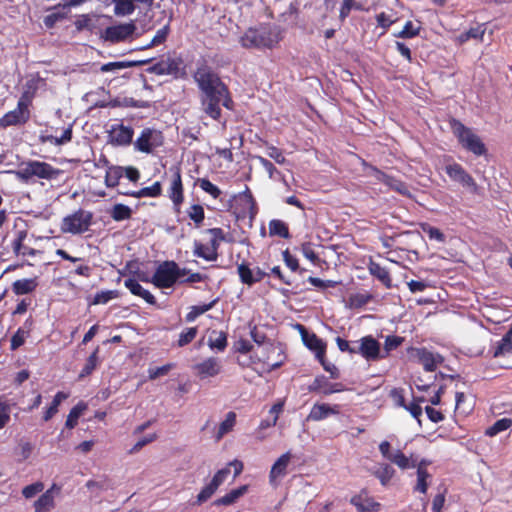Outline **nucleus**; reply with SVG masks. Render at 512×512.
I'll use <instances>...</instances> for the list:
<instances>
[{"mask_svg": "<svg viewBox=\"0 0 512 512\" xmlns=\"http://www.w3.org/2000/svg\"><path fill=\"white\" fill-rule=\"evenodd\" d=\"M193 79L201 92L200 97L212 95L225 96L228 94L229 88L222 81L219 74L208 65L206 60L199 61L193 73Z\"/></svg>", "mask_w": 512, "mask_h": 512, "instance_id": "nucleus-1", "label": "nucleus"}, {"mask_svg": "<svg viewBox=\"0 0 512 512\" xmlns=\"http://www.w3.org/2000/svg\"><path fill=\"white\" fill-rule=\"evenodd\" d=\"M282 40L281 30L278 27L261 26L249 28L240 38V44L246 49H272Z\"/></svg>", "mask_w": 512, "mask_h": 512, "instance_id": "nucleus-2", "label": "nucleus"}, {"mask_svg": "<svg viewBox=\"0 0 512 512\" xmlns=\"http://www.w3.org/2000/svg\"><path fill=\"white\" fill-rule=\"evenodd\" d=\"M450 127L459 144L475 156H482L487 153V148L481 138L461 121L453 118L450 120Z\"/></svg>", "mask_w": 512, "mask_h": 512, "instance_id": "nucleus-3", "label": "nucleus"}, {"mask_svg": "<svg viewBox=\"0 0 512 512\" xmlns=\"http://www.w3.org/2000/svg\"><path fill=\"white\" fill-rule=\"evenodd\" d=\"M188 273L189 270L180 268L175 261H164L156 268L152 281L158 288H170Z\"/></svg>", "mask_w": 512, "mask_h": 512, "instance_id": "nucleus-4", "label": "nucleus"}, {"mask_svg": "<svg viewBox=\"0 0 512 512\" xmlns=\"http://www.w3.org/2000/svg\"><path fill=\"white\" fill-rule=\"evenodd\" d=\"M93 214L89 211L78 209L74 213L63 218L61 231L63 233L82 234L86 232L92 222Z\"/></svg>", "mask_w": 512, "mask_h": 512, "instance_id": "nucleus-5", "label": "nucleus"}, {"mask_svg": "<svg viewBox=\"0 0 512 512\" xmlns=\"http://www.w3.org/2000/svg\"><path fill=\"white\" fill-rule=\"evenodd\" d=\"M200 102L204 113L216 121H219L222 116L221 106L228 110H233L234 108V102L230 92L225 96L212 95L200 97Z\"/></svg>", "mask_w": 512, "mask_h": 512, "instance_id": "nucleus-6", "label": "nucleus"}, {"mask_svg": "<svg viewBox=\"0 0 512 512\" xmlns=\"http://www.w3.org/2000/svg\"><path fill=\"white\" fill-rule=\"evenodd\" d=\"M235 199V214L237 219H243L248 216L250 223H252L258 213V207L250 188L245 186V190L235 196Z\"/></svg>", "mask_w": 512, "mask_h": 512, "instance_id": "nucleus-7", "label": "nucleus"}, {"mask_svg": "<svg viewBox=\"0 0 512 512\" xmlns=\"http://www.w3.org/2000/svg\"><path fill=\"white\" fill-rule=\"evenodd\" d=\"M163 140L164 137L161 131L145 128L135 141L134 146L140 152L150 153L154 148L161 146Z\"/></svg>", "mask_w": 512, "mask_h": 512, "instance_id": "nucleus-8", "label": "nucleus"}, {"mask_svg": "<svg viewBox=\"0 0 512 512\" xmlns=\"http://www.w3.org/2000/svg\"><path fill=\"white\" fill-rule=\"evenodd\" d=\"M151 69L157 75H171L175 78L184 74L183 60L180 57L162 58Z\"/></svg>", "mask_w": 512, "mask_h": 512, "instance_id": "nucleus-9", "label": "nucleus"}, {"mask_svg": "<svg viewBox=\"0 0 512 512\" xmlns=\"http://www.w3.org/2000/svg\"><path fill=\"white\" fill-rule=\"evenodd\" d=\"M171 182L168 188V197L171 199L174 209L179 212L184 202V188L179 167H171Z\"/></svg>", "mask_w": 512, "mask_h": 512, "instance_id": "nucleus-10", "label": "nucleus"}, {"mask_svg": "<svg viewBox=\"0 0 512 512\" xmlns=\"http://www.w3.org/2000/svg\"><path fill=\"white\" fill-rule=\"evenodd\" d=\"M357 345V354L367 361H378L382 359L381 345L372 335L362 337Z\"/></svg>", "mask_w": 512, "mask_h": 512, "instance_id": "nucleus-11", "label": "nucleus"}, {"mask_svg": "<svg viewBox=\"0 0 512 512\" xmlns=\"http://www.w3.org/2000/svg\"><path fill=\"white\" fill-rule=\"evenodd\" d=\"M346 390V387L341 382H330L324 375H318L314 378L313 382L308 386V391L328 396L334 393H340Z\"/></svg>", "mask_w": 512, "mask_h": 512, "instance_id": "nucleus-12", "label": "nucleus"}, {"mask_svg": "<svg viewBox=\"0 0 512 512\" xmlns=\"http://www.w3.org/2000/svg\"><path fill=\"white\" fill-rule=\"evenodd\" d=\"M222 362L217 357H208L193 366L194 374L201 380L213 378L222 372Z\"/></svg>", "mask_w": 512, "mask_h": 512, "instance_id": "nucleus-13", "label": "nucleus"}, {"mask_svg": "<svg viewBox=\"0 0 512 512\" xmlns=\"http://www.w3.org/2000/svg\"><path fill=\"white\" fill-rule=\"evenodd\" d=\"M29 120V111L27 105L23 101H19L17 108L6 113L0 119V126L6 128L8 126L24 124Z\"/></svg>", "mask_w": 512, "mask_h": 512, "instance_id": "nucleus-14", "label": "nucleus"}, {"mask_svg": "<svg viewBox=\"0 0 512 512\" xmlns=\"http://www.w3.org/2000/svg\"><path fill=\"white\" fill-rule=\"evenodd\" d=\"M299 327L305 346L315 352L317 359L323 358L326 355V344L315 333H308L302 325Z\"/></svg>", "mask_w": 512, "mask_h": 512, "instance_id": "nucleus-15", "label": "nucleus"}, {"mask_svg": "<svg viewBox=\"0 0 512 512\" xmlns=\"http://www.w3.org/2000/svg\"><path fill=\"white\" fill-rule=\"evenodd\" d=\"M445 171L451 180L459 182L464 186H475V180L467 173V171L458 163H453L445 167Z\"/></svg>", "mask_w": 512, "mask_h": 512, "instance_id": "nucleus-16", "label": "nucleus"}, {"mask_svg": "<svg viewBox=\"0 0 512 512\" xmlns=\"http://www.w3.org/2000/svg\"><path fill=\"white\" fill-rule=\"evenodd\" d=\"M416 357L426 371H435L437 366L443 362V358L439 354H434L426 348L415 349Z\"/></svg>", "mask_w": 512, "mask_h": 512, "instance_id": "nucleus-17", "label": "nucleus"}, {"mask_svg": "<svg viewBox=\"0 0 512 512\" xmlns=\"http://www.w3.org/2000/svg\"><path fill=\"white\" fill-rule=\"evenodd\" d=\"M340 413V406L333 405L330 406L326 403H316L310 410V413L307 416V420L311 421H321L329 417L330 415H338Z\"/></svg>", "mask_w": 512, "mask_h": 512, "instance_id": "nucleus-18", "label": "nucleus"}, {"mask_svg": "<svg viewBox=\"0 0 512 512\" xmlns=\"http://www.w3.org/2000/svg\"><path fill=\"white\" fill-rule=\"evenodd\" d=\"M351 504L356 507L359 512H376L380 509V503L376 502L367 492L362 491L353 496L350 500Z\"/></svg>", "mask_w": 512, "mask_h": 512, "instance_id": "nucleus-19", "label": "nucleus"}, {"mask_svg": "<svg viewBox=\"0 0 512 512\" xmlns=\"http://www.w3.org/2000/svg\"><path fill=\"white\" fill-rule=\"evenodd\" d=\"M168 33H169V26L165 25L162 28H160L156 32L155 35H153V36L149 35L147 37V39L145 40L144 44H142V45H140V43H137L135 45L130 44V54L135 51L144 50V49L162 44L166 40Z\"/></svg>", "mask_w": 512, "mask_h": 512, "instance_id": "nucleus-20", "label": "nucleus"}, {"mask_svg": "<svg viewBox=\"0 0 512 512\" xmlns=\"http://www.w3.org/2000/svg\"><path fill=\"white\" fill-rule=\"evenodd\" d=\"M291 455L289 452L282 454L276 462L273 464L270 474L269 481L271 484H275L276 480L286 475L287 467L290 462Z\"/></svg>", "mask_w": 512, "mask_h": 512, "instance_id": "nucleus-21", "label": "nucleus"}, {"mask_svg": "<svg viewBox=\"0 0 512 512\" xmlns=\"http://www.w3.org/2000/svg\"><path fill=\"white\" fill-rule=\"evenodd\" d=\"M32 162L34 168V176L38 178L52 180L56 179L62 173L60 169H56L46 162H40L36 160Z\"/></svg>", "mask_w": 512, "mask_h": 512, "instance_id": "nucleus-22", "label": "nucleus"}, {"mask_svg": "<svg viewBox=\"0 0 512 512\" xmlns=\"http://www.w3.org/2000/svg\"><path fill=\"white\" fill-rule=\"evenodd\" d=\"M206 233H208L211 236L208 244L211 253H209V255L207 254V256L210 259H218V249L220 247L221 242L225 241V233L222 228L218 227L209 228L206 230Z\"/></svg>", "mask_w": 512, "mask_h": 512, "instance_id": "nucleus-23", "label": "nucleus"}, {"mask_svg": "<svg viewBox=\"0 0 512 512\" xmlns=\"http://www.w3.org/2000/svg\"><path fill=\"white\" fill-rule=\"evenodd\" d=\"M101 37L111 43L123 41L128 37V24L107 27Z\"/></svg>", "mask_w": 512, "mask_h": 512, "instance_id": "nucleus-24", "label": "nucleus"}, {"mask_svg": "<svg viewBox=\"0 0 512 512\" xmlns=\"http://www.w3.org/2000/svg\"><path fill=\"white\" fill-rule=\"evenodd\" d=\"M368 270L369 273L378 279L387 289L392 287V279L387 268L371 260L368 264Z\"/></svg>", "mask_w": 512, "mask_h": 512, "instance_id": "nucleus-25", "label": "nucleus"}, {"mask_svg": "<svg viewBox=\"0 0 512 512\" xmlns=\"http://www.w3.org/2000/svg\"><path fill=\"white\" fill-rule=\"evenodd\" d=\"M108 132L109 139L112 144H128V126H124L122 123L112 124Z\"/></svg>", "mask_w": 512, "mask_h": 512, "instance_id": "nucleus-26", "label": "nucleus"}, {"mask_svg": "<svg viewBox=\"0 0 512 512\" xmlns=\"http://www.w3.org/2000/svg\"><path fill=\"white\" fill-rule=\"evenodd\" d=\"M151 20L150 18L146 19V16L142 20L130 19V44L134 41L135 38L141 35V32H148L151 30Z\"/></svg>", "mask_w": 512, "mask_h": 512, "instance_id": "nucleus-27", "label": "nucleus"}, {"mask_svg": "<svg viewBox=\"0 0 512 512\" xmlns=\"http://www.w3.org/2000/svg\"><path fill=\"white\" fill-rule=\"evenodd\" d=\"M490 353L494 358L512 354V336L506 333L502 339L491 348Z\"/></svg>", "mask_w": 512, "mask_h": 512, "instance_id": "nucleus-28", "label": "nucleus"}, {"mask_svg": "<svg viewBox=\"0 0 512 512\" xmlns=\"http://www.w3.org/2000/svg\"><path fill=\"white\" fill-rule=\"evenodd\" d=\"M248 491L247 485H242L236 489L231 490L224 496L215 500L214 504L216 506H228L235 503L241 496H243Z\"/></svg>", "mask_w": 512, "mask_h": 512, "instance_id": "nucleus-29", "label": "nucleus"}, {"mask_svg": "<svg viewBox=\"0 0 512 512\" xmlns=\"http://www.w3.org/2000/svg\"><path fill=\"white\" fill-rule=\"evenodd\" d=\"M37 285L36 278L20 279L12 284V291L16 295L29 294L36 289Z\"/></svg>", "mask_w": 512, "mask_h": 512, "instance_id": "nucleus-30", "label": "nucleus"}, {"mask_svg": "<svg viewBox=\"0 0 512 512\" xmlns=\"http://www.w3.org/2000/svg\"><path fill=\"white\" fill-rule=\"evenodd\" d=\"M123 175L128 178V167H110L105 176L106 185L108 187H115Z\"/></svg>", "mask_w": 512, "mask_h": 512, "instance_id": "nucleus-31", "label": "nucleus"}, {"mask_svg": "<svg viewBox=\"0 0 512 512\" xmlns=\"http://www.w3.org/2000/svg\"><path fill=\"white\" fill-rule=\"evenodd\" d=\"M269 235L288 239L290 238L289 227L284 221L273 219L269 222Z\"/></svg>", "mask_w": 512, "mask_h": 512, "instance_id": "nucleus-32", "label": "nucleus"}, {"mask_svg": "<svg viewBox=\"0 0 512 512\" xmlns=\"http://www.w3.org/2000/svg\"><path fill=\"white\" fill-rule=\"evenodd\" d=\"M405 341V338L398 335H388L385 337L384 341V347L382 350V359H386L389 357L390 353L397 348H399L403 342Z\"/></svg>", "mask_w": 512, "mask_h": 512, "instance_id": "nucleus-33", "label": "nucleus"}, {"mask_svg": "<svg viewBox=\"0 0 512 512\" xmlns=\"http://www.w3.org/2000/svg\"><path fill=\"white\" fill-rule=\"evenodd\" d=\"M236 413L233 411H230L226 414V417L224 421H222L219 425L217 434H216V440L219 441L226 435L227 433L231 432L236 424Z\"/></svg>", "mask_w": 512, "mask_h": 512, "instance_id": "nucleus-34", "label": "nucleus"}, {"mask_svg": "<svg viewBox=\"0 0 512 512\" xmlns=\"http://www.w3.org/2000/svg\"><path fill=\"white\" fill-rule=\"evenodd\" d=\"M417 481L416 485L413 487V490L415 492H419L421 494H426L428 487L430 485V482L432 480V475L428 472V470H417Z\"/></svg>", "mask_w": 512, "mask_h": 512, "instance_id": "nucleus-35", "label": "nucleus"}, {"mask_svg": "<svg viewBox=\"0 0 512 512\" xmlns=\"http://www.w3.org/2000/svg\"><path fill=\"white\" fill-rule=\"evenodd\" d=\"M208 345L211 349H216L218 351H224L228 345L227 342V333L220 331H212L209 339Z\"/></svg>", "mask_w": 512, "mask_h": 512, "instance_id": "nucleus-36", "label": "nucleus"}, {"mask_svg": "<svg viewBox=\"0 0 512 512\" xmlns=\"http://www.w3.org/2000/svg\"><path fill=\"white\" fill-rule=\"evenodd\" d=\"M130 293L143 298L148 304H156L153 294L140 285L137 281L130 279Z\"/></svg>", "mask_w": 512, "mask_h": 512, "instance_id": "nucleus-37", "label": "nucleus"}, {"mask_svg": "<svg viewBox=\"0 0 512 512\" xmlns=\"http://www.w3.org/2000/svg\"><path fill=\"white\" fill-rule=\"evenodd\" d=\"M35 512H47L54 507V497L51 489L43 493L34 503Z\"/></svg>", "mask_w": 512, "mask_h": 512, "instance_id": "nucleus-38", "label": "nucleus"}, {"mask_svg": "<svg viewBox=\"0 0 512 512\" xmlns=\"http://www.w3.org/2000/svg\"><path fill=\"white\" fill-rule=\"evenodd\" d=\"M390 461L402 470L415 467V459L407 457L401 450L395 451Z\"/></svg>", "mask_w": 512, "mask_h": 512, "instance_id": "nucleus-39", "label": "nucleus"}, {"mask_svg": "<svg viewBox=\"0 0 512 512\" xmlns=\"http://www.w3.org/2000/svg\"><path fill=\"white\" fill-rule=\"evenodd\" d=\"M87 409V404L83 401L77 403L69 412L65 426L69 429L74 428L77 425V421L82 413Z\"/></svg>", "mask_w": 512, "mask_h": 512, "instance_id": "nucleus-40", "label": "nucleus"}, {"mask_svg": "<svg viewBox=\"0 0 512 512\" xmlns=\"http://www.w3.org/2000/svg\"><path fill=\"white\" fill-rule=\"evenodd\" d=\"M162 193V186L161 183L156 181L153 185L149 187L141 188L138 191L130 192V196L136 197V198H142V197H158Z\"/></svg>", "mask_w": 512, "mask_h": 512, "instance_id": "nucleus-41", "label": "nucleus"}, {"mask_svg": "<svg viewBox=\"0 0 512 512\" xmlns=\"http://www.w3.org/2000/svg\"><path fill=\"white\" fill-rule=\"evenodd\" d=\"M237 272L240 278V281L248 286H252L255 284V280H253V269L250 268V264L246 261L238 264Z\"/></svg>", "mask_w": 512, "mask_h": 512, "instance_id": "nucleus-42", "label": "nucleus"}, {"mask_svg": "<svg viewBox=\"0 0 512 512\" xmlns=\"http://www.w3.org/2000/svg\"><path fill=\"white\" fill-rule=\"evenodd\" d=\"M395 475V470L389 464H381V466L374 472V476L380 481L383 486H386Z\"/></svg>", "mask_w": 512, "mask_h": 512, "instance_id": "nucleus-43", "label": "nucleus"}, {"mask_svg": "<svg viewBox=\"0 0 512 512\" xmlns=\"http://www.w3.org/2000/svg\"><path fill=\"white\" fill-rule=\"evenodd\" d=\"M384 184L386 186H388L391 190L403 195V196H409L410 195V191H409V188L407 186V184L405 182H403L402 180L398 179V178H395L391 175H389L386 179V181L384 182Z\"/></svg>", "mask_w": 512, "mask_h": 512, "instance_id": "nucleus-44", "label": "nucleus"}, {"mask_svg": "<svg viewBox=\"0 0 512 512\" xmlns=\"http://www.w3.org/2000/svg\"><path fill=\"white\" fill-rule=\"evenodd\" d=\"M98 352L99 347H97L92 354L87 358L85 365L83 366L78 378L83 379L86 376H89L98 365Z\"/></svg>", "mask_w": 512, "mask_h": 512, "instance_id": "nucleus-45", "label": "nucleus"}, {"mask_svg": "<svg viewBox=\"0 0 512 512\" xmlns=\"http://www.w3.org/2000/svg\"><path fill=\"white\" fill-rule=\"evenodd\" d=\"M512 426V419L502 418L497 420L492 426L486 429L485 434L489 437H494L497 434L509 429Z\"/></svg>", "mask_w": 512, "mask_h": 512, "instance_id": "nucleus-46", "label": "nucleus"}, {"mask_svg": "<svg viewBox=\"0 0 512 512\" xmlns=\"http://www.w3.org/2000/svg\"><path fill=\"white\" fill-rule=\"evenodd\" d=\"M196 184L214 199H218L222 193L221 190L207 178H198Z\"/></svg>", "mask_w": 512, "mask_h": 512, "instance_id": "nucleus-47", "label": "nucleus"}, {"mask_svg": "<svg viewBox=\"0 0 512 512\" xmlns=\"http://www.w3.org/2000/svg\"><path fill=\"white\" fill-rule=\"evenodd\" d=\"M455 402V412L468 415L473 410L472 405H466V395L463 392H456Z\"/></svg>", "mask_w": 512, "mask_h": 512, "instance_id": "nucleus-48", "label": "nucleus"}, {"mask_svg": "<svg viewBox=\"0 0 512 512\" xmlns=\"http://www.w3.org/2000/svg\"><path fill=\"white\" fill-rule=\"evenodd\" d=\"M189 218L199 227L205 218L204 208L199 204L192 205L187 211Z\"/></svg>", "mask_w": 512, "mask_h": 512, "instance_id": "nucleus-49", "label": "nucleus"}, {"mask_svg": "<svg viewBox=\"0 0 512 512\" xmlns=\"http://www.w3.org/2000/svg\"><path fill=\"white\" fill-rule=\"evenodd\" d=\"M197 333H198L197 327H189V328H186L185 330H183L179 335V339L177 342L178 346L184 347V346L190 344L195 339Z\"/></svg>", "mask_w": 512, "mask_h": 512, "instance_id": "nucleus-50", "label": "nucleus"}, {"mask_svg": "<svg viewBox=\"0 0 512 512\" xmlns=\"http://www.w3.org/2000/svg\"><path fill=\"white\" fill-rule=\"evenodd\" d=\"M217 491V488L213 486L211 482H209L206 486H204L201 491L198 493L196 497V505H201L208 501L214 493Z\"/></svg>", "mask_w": 512, "mask_h": 512, "instance_id": "nucleus-51", "label": "nucleus"}, {"mask_svg": "<svg viewBox=\"0 0 512 512\" xmlns=\"http://www.w3.org/2000/svg\"><path fill=\"white\" fill-rule=\"evenodd\" d=\"M371 295L357 293L349 297V305L351 308L359 309L368 304L371 300Z\"/></svg>", "mask_w": 512, "mask_h": 512, "instance_id": "nucleus-52", "label": "nucleus"}, {"mask_svg": "<svg viewBox=\"0 0 512 512\" xmlns=\"http://www.w3.org/2000/svg\"><path fill=\"white\" fill-rule=\"evenodd\" d=\"M420 27H414L412 21H407L403 29L395 34L398 38L409 39L419 35Z\"/></svg>", "mask_w": 512, "mask_h": 512, "instance_id": "nucleus-53", "label": "nucleus"}, {"mask_svg": "<svg viewBox=\"0 0 512 512\" xmlns=\"http://www.w3.org/2000/svg\"><path fill=\"white\" fill-rule=\"evenodd\" d=\"M33 171H34L33 162L29 161L25 164L24 167H21L14 173L19 180H21L24 183H28L29 180L34 176Z\"/></svg>", "mask_w": 512, "mask_h": 512, "instance_id": "nucleus-54", "label": "nucleus"}, {"mask_svg": "<svg viewBox=\"0 0 512 512\" xmlns=\"http://www.w3.org/2000/svg\"><path fill=\"white\" fill-rule=\"evenodd\" d=\"M335 341H336L338 349L341 352H346L349 354H357V345H358L357 341L349 342L340 336L336 337Z\"/></svg>", "mask_w": 512, "mask_h": 512, "instance_id": "nucleus-55", "label": "nucleus"}, {"mask_svg": "<svg viewBox=\"0 0 512 512\" xmlns=\"http://www.w3.org/2000/svg\"><path fill=\"white\" fill-rule=\"evenodd\" d=\"M210 247L209 245H205L203 243H201L200 241H194V249H193V254L196 256V257H199V258H202L206 261H216L217 259H210L208 258L207 254L209 255L210 252Z\"/></svg>", "mask_w": 512, "mask_h": 512, "instance_id": "nucleus-56", "label": "nucleus"}, {"mask_svg": "<svg viewBox=\"0 0 512 512\" xmlns=\"http://www.w3.org/2000/svg\"><path fill=\"white\" fill-rule=\"evenodd\" d=\"M307 281L317 287V288H320V289H326V288H334L336 286H338L340 284V282L338 281H334V280H322L320 278H317V277H313V276H309Z\"/></svg>", "mask_w": 512, "mask_h": 512, "instance_id": "nucleus-57", "label": "nucleus"}, {"mask_svg": "<svg viewBox=\"0 0 512 512\" xmlns=\"http://www.w3.org/2000/svg\"><path fill=\"white\" fill-rule=\"evenodd\" d=\"M10 420V406L4 401V397L0 396V429L4 428Z\"/></svg>", "mask_w": 512, "mask_h": 512, "instance_id": "nucleus-58", "label": "nucleus"}, {"mask_svg": "<svg viewBox=\"0 0 512 512\" xmlns=\"http://www.w3.org/2000/svg\"><path fill=\"white\" fill-rule=\"evenodd\" d=\"M424 399L422 397L416 398L413 402L408 405H405L404 408L410 412V414L420 421V417L422 415V407L420 406V402H423Z\"/></svg>", "mask_w": 512, "mask_h": 512, "instance_id": "nucleus-59", "label": "nucleus"}, {"mask_svg": "<svg viewBox=\"0 0 512 512\" xmlns=\"http://www.w3.org/2000/svg\"><path fill=\"white\" fill-rule=\"evenodd\" d=\"M157 435L156 433H151L146 436H143L139 438L136 443L130 448V453L138 452L140 451L145 445L153 442L156 440Z\"/></svg>", "mask_w": 512, "mask_h": 512, "instance_id": "nucleus-60", "label": "nucleus"}, {"mask_svg": "<svg viewBox=\"0 0 512 512\" xmlns=\"http://www.w3.org/2000/svg\"><path fill=\"white\" fill-rule=\"evenodd\" d=\"M27 336V330L18 328L16 333L11 338V350H17L20 346H22Z\"/></svg>", "mask_w": 512, "mask_h": 512, "instance_id": "nucleus-61", "label": "nucleus"}, {"mask_svg": "<svg viewBox=\"0 0 512 512\" xmlns=\"http://www.w3.org/2000/svg\"><path fill=\"white\" fill-rule=\"evenodd\" d=\"M423 231L428 235V237L431 240H437L438 242L445 241L444 233L436 227L426 224L425 226H423Z\"/></svg>", "mask_w": 512, "mask_h": 512, "instance_id": "nucleus-62", "label": "nucleus"}, {"mask_svg": "<svg viewBox=\"0 0 512 512\" xmlns=\"http://www.w3.org/2000/svg\"><path fill=\"white\" fill-rule=\"evenodd\" d=\"M229 474L230 468L224 467L214 474L210 482L213 484V486H215L218 489L224 483Z\"/></svg>", "mask_w": 512, "mask_h": 512, "instance_id": "nucleus-63", "label": "nucleus"}, {"mask_svg": "<svg viewBox=\"0 0 512 512\" xmlns=\"http://www.w3.org/2000/svg\"><path fill=\"white\" fill-rule=\"evenodd\" d=\"M44 489L42 482H36L23 488L22 494L25 498H32Z\"/></svg>", "mask_w": 512, "mask_h": 512, "instance_id": "nucleus-64", "label": "nucleus"}]
</instances>
